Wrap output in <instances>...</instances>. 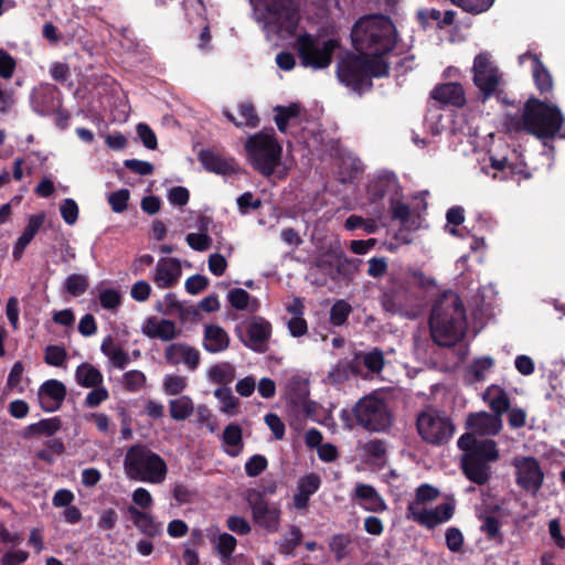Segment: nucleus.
Instances as JSON below:
<instances>
[{
    "label": "nucleus",
    "mask_w": 565,
    "mask_h": 565,
    "mask_svg": "<svg viewBox=\"0 0 565 565\" xmlns=\"http://www.w3.org/2000/svg\"><path fill=\"white\" fill-rule=\"evenodd\" d=\"M565 118L557 105L550 104L531 96L523 106L522 114H505L503 125L508 132L519 134L525 131L537 139H554L561 134Z\"/></svg>",
    "instance_id": "nucleus-1"
},
{
    "label": "nucleus",
    "mask_w": 565,
    "mask_h": 565,
    "mask_svg": "<svg viewBox=\"0 0 565 565\" xmlns=\"http://www.w3.org/2000/svg\"><path fill=\"white\" fill-rule=\"evenodd\" d=\"M351 40L356 52L385 60L396 46L397 31L391 18L382 13L364 14L354 22Z\"/></svg>",
    "instance_id": "nucleus-2"
},
{
    "label": "nucleus",
    "mask_w": 565,
    "mask_h": 565,
    "mask_svg": "<svg viewBox=\"0 0 565 565\" xmlns=\"http://www.w3.org/2000/svg\"><path fill=\"white\" fill-rule=\"evenodd\" d=\"M430 334L440 347H452L466 333V309L461 298L454 291H445L433 305L429 316Z\"/></svg>",
    "instance_id": "nucleus-3"
},
{
    "label": "nucleus",
    "mask_w": 565,
    "mask_h": 565,
    "mask_svg": "<svg viewBox=\"0 0 565 565\" xmlns=\"http://www.w3.org/2000/svg\"><path fill=\"white\" fill-rule=\"evenodd\" d=\"M457 446L462 450L460 467L465 477L478 486L487 484L491 478V463L500 458L497 443L466 433L459 437Z\"/></svg>",
    "instance_id": "nucleus-4"
},
{
    "label": "nucleus",
    "mask_w": 565,
    "mask_h": 565,
    "mask_svg": "<svg viewBox=\"0 0 565 565\" xmlns=\"http://www.w3.org/2000/svg\"><path fill=\"white\" fill-rule=\"evenodd\" d=\"M388 75L390 63L386 60L371 58L362 53H349L337 65L339 81L360 95L373 87L372 77Z\"/></svg>",
    "instance_id": "nucleus-5"
},
{
    "label": "nucleus",
    "mask_w": 565,
    "mask_h": 565,
    "mask_svg": "<svg viewBox=\"0 0 565 565\" xmlns=\"http://www.w3.org/2000/svg\"><path fill=\"white\" fill-rule=\"evenodd\" d=\"M244 150L249 166L262 177L269 179L282 164V146L271 128L250 135Z\"/></svg>",
    "instance_id": "nucleus-6"
},
{
    "label": "nucleus",
    "mask_w": 565,
    "mask_h": 565,
    "mask_svg": "<svg viewBox=\"0 0 565 565\" xmlns=\"http://www.w3.org/2000/svg\"><path fill=\"white\" fill-rule=\"evenodd\" d=\"M124 469L129 479L148 483H161L168 470L166 461L158 454L140 444L127 450Z\"/></svg>",
    "instance_id": "nucleus-7"
},
{
    "label": "nucleus",
    "mask_w": 565,
    "mask_h": 565,
    "mask_svg": "<svg viewBox=\"0 0 565 565\" xmlns=\"http://www.w3.org/2000/svg\"><path fill=\"white\" fill-rule=\"evenodd\" d=\"M356 425L371 433H386L394 416L387 402L376 394L360 398L352 408Z\"/></svg>",
    "instance_id": "nucleus-8"
},
{
    "label": "nucleus",
    "mask_w": 565,
    "mask_h": 565,
    "mask_svg": "<svg viewBox=\"0 0 565 565\" xmlns=\"http://www.w3.org/2000/svg\"><path fill=\"white\" fill-rule=\"evenodd\" d=\"M416 428L419 437L431 446L447 444L456 431L451 417L441 409L428 406L416 416Z\"/></svg>",
    "instance_id": "nucleus-9"
},
{
    "label": "nucleus",
    "mask_w": 565,
    "mask_h": 565,
    "mask_svg": "<svg viewBox=\"0 0 565 565\" xmlns=\"http://www.w3.org/2000/svg\"><path fill=\"white\" fill-rule=\"evenodd\" d=\"M297 46L303 66L322 70L331 64L333 52L339 46V42L334 39H328L319 45L312 35L305 33L298 36Z\"/></svg>",
    "instance_id": "nucleus-10"
},
{
    "label": "nucleus",
    "mask_w": 565,
    "mask_h": 565,
    "mask_svg": "<svg viewBox=\"0 0 565 565\" xmlns=\"http://www.w3.org/2000/svg\"><path fill=\"white\" fill-rule=\"evenodd\" d=\"M356 262L360 260L348 258L340 243H335L316 256L313 265L334 280L351 275L356 269Z\"/></svg>",
    "instance_id": "nucleus-11"
},
{
    "label": "nucleus",
    "mask_w": 565,
    "mask_h": 565,
    "mask_svg": "<svg viewBox=\"0 0 565 565\" xmlns=\"http://www.w3.org/2000/svg\"><path fill=\"white\" fill-rule=\"evenodd\" d=\"M472 74L473 84L480 90L481 100L484 103L495 93L500 83L499 68L489 52H481L476 55Z\"/></svg>",
    "instance_id": "nucleus-12"
},
{
    "label": "nucleus",
    "mask_w": 565,
    "mask_h": 565,
    "mask_svg": "<svg viewBox=\"0 0 565 565\" xmlns=\"http://www.w3.org/2000/svg\"><path fill=\"white\" fill-rule=\"evenodd\" d=\"M516 484L524 491L535 495L542 488L544 472L539 460L532 456L514 458Z\"/></svg>",
    "instance_id": "nucleus-13"
},
{
    "label": "nucleus",
    "mask_w": 565,
    "mask_h": 565,
    "mask_svg": "<svg viewBox=\"0 0 565 565\" xmlns=\"http://www.w3.org/2000/svg\"><path fill=\"white\" fill-rule=\"evenodd\" d=\"M271 330L270 322L263 317H255L248 322L245 328V333L239 326L235 328V332L242 343L257 353L267 352Z\"/></svg>",
    "instance_id": "nucleus-14"
},
{
    "label": "nucleus",
    "mask_w": 565,
    "mask_h": 565,
    "mask_svg": "<svg viewBox=\"0 0 565 565\" xmlns=\"http://www.w3.org/2000/svg\"><path fill=\"white\" fill-rule=\"evenodd\" d=\"M266 12L279 31L295 33L299 14L294 0H266Z\"/></svg>",
    "instance_id": "nucleus-15"
},
{
    "label": "nucleus",
    "mask_w": 565,
    "mask_h": 565,
    "mask_svg": "<svg viewBox=\"0 0 565 565\" xmlns=\"http://www.w3.org/2000/svg\"><path fill=\"white\" fill-rule=\"evenodd\" d=\"M248 502L254 523L269 533H276L279 530L281 516L279 505L268 502L262 493H257Z\"/></svg>",
    "instance_id": "nucleus-16"
},
{
    "label": "nucleus",
    "mask_w": 565,
    "mask_h": 565,
    "mask_svg": "<svg viewBox=\"0 0 565 565\" xmlns=\"http://www.w3.org/2000/svg\"><path fill=\"white\" fill-rule=\"evenodd\" d=\"M454 513L455 504L451 502H444L431 510L417 509V503H408L406 508V518L408 520H413L429 530L449 521Z\"/></svg>",
    "instance_id": "nucleus-17"
},
{
    "label": "nucleus",
    "mask_w": 565,
    "mask_h": 565,
    "mask_svg": "<svg viewBox=\"0 0 565 565\" xmlns=\"http://www.w3.org/2000/svg\"><path fill=\"white\" fill-rule=\"evenodd\" d=\"M416 305L417 297L406 282H393L382 296V306L391 313H403Z\"/></svg>",
    "instance_id": "nucleus-18"
},
{
    "label": "nucleus",
    "mask_w": 565,
    "mask_h": 565,
    "mask_svg": "<svg viewBox=\"0 0 565 565\" xmlns=\"http://www.w3.org/2000/svg\"><path fill=\"white\" fill-rule=\"evenodd\" d=\"M367 195L372 202H379L385 196H388L392 201L396 196H403V193L395 173L383 172L370 181Z\"/></svg>",
    "instance_id": "nucleus-19"
},
{
    "label": "nucleus",
    "mask_w": 565,
    "mask_h": 565,
    "mask_svg": "<svg viewBox=\"0 0 565 565\" xmlns=\"http://www.w3.org/2000/svg\"><path fill=\"white\" fill-rule=\"evenodd\" d=\"M351 500L367 512L382 513L387 510L383 497L373 486L367 483H356L351 493Z\"/></svg>",
    "instance_id": "nucleus-20"
},
{
    "label": "nucleus",
    "mask_w": 565,
    "mask_h": 565,
    "mask_svg": "<svg viewBox=\"0 0 565 565\" xmlns=\"http://www.w3.org/2000/svg\"><path fill=\"white\" fill-rule=\"evenodd\" d=\"M38 397L40 406L44 412H56L61 408L66 397V387L58 380H47L40 386Z\"/></svg>",
    "instance_id": "nucleus-21"
},
{
    "label": "nucleus",
    "mask_w": 565,
    "mask_h": 565,
    "mask_svg": "<svg viewBox=\"0 0 565 565\" xmlns=\"http://www.w3.org/2000/svg\"><path fill=\"white\" fill-rule=\"evenodd\" d=\"M58 93V88L49 83L35 87L31 94V103L34 110L41 115L54 110L60 106Z\"/></svg>",
    "instance_id": "nucleus-22"
},
{
    "label": "nucleus",
    "mask_w": 565,
    "mask_h": 565,
    "mask_svg": "<svg viewBox=\"0 0 565 565\" xmlns=\"http://www.w3.org/2000/svg\"><path fill=\"white\" fill-rule=\"evenodd\" d=\"M430 97L443 105H449L461 108L466 104L465 90L461 84L449 82L437 85L431 92Z\"/></svg>",
    "instance_id": "nucleus-23"
},
{
    "label": "nucleus",
    "mask_w": 565,
    "mask_h": 565,
    "mask_svg": "<svg viewBox=\"0 0 565 565\" xmlns=\"http://www.w3.org/2000/svg\"><path fill=\"white\" fill-rule=\"evenodd\" d=\"M321 486V478L315 472L308 473L299 479L297 492L294 495V507L296 510H306L309 505L310 497L313 495Z\"/></svg>",
    "instance_id": "nucleus-24"
},
{
    "label": "nucleus",
    "mask_w": 565,
    "mask_h": 565,
    "mask_svg": "<svg viewBox=\"0 0 565 565\" xmlns=\"http://www.w3.org/2000/svg\"><path fill=\"white\" fill-rule=\"evenodd\" d=\"M467 426L481 435H497L502 428V420L499 416L480 412L468 416Z\"/></svg>",
    "instance_id": "nucleus-25"
},
{
    "label": "nucleus",
    "mask_w": 565,
    "mask_h": 565,
    "mask_svg": "<svg viewBox=\"0 0 565 565\" xmlns=\"http://www.w3.org/2000/svg\"><path fill=\"white\" fill-rule=\"evenodd\" d=\"M199 160L202 166L210 172L222 175H227L235 172V162L233 159L227 160L210 149L201 150L199 153Z\"/></svg>",
    "instance_id": "nucleus-26"
},
{
    "label": "nucleus",
    "mask_w": 565,
    "mask_h": 565,
    "mask_svg": "<svg viewBox=\"0 0 565 565\" xmlns=\"http://www.w3.org/2000/svg\"><path fill=\"white\" fill-rule=\"evenodd\" d=\"M127 513L134 525L146 536L154 537L162 532V524L157 523L152 515L139 510L135 505H128Z\"/></svg>",
    "instance_id": "nucleus-27"
},
{
    "label": "nucleus",
    "mask_w": 565,
    "mask_h": 565,
    "mask_svg": "<svg viewBox=\"0 0 565 565\" xmlns=\"http://www.w3.org/2000/svg\"><path fill=\"white\" fill-rule=\"evenodd\" d=\"M230 345V337L226 331L217 324H209L204 329L203 347L210 353L225 351Z\"/></svg>",
    "instance_id": "nucleus-28"
},
{
    "label": "nucleus",
    "mask_w": 565,
    "mask_h": 565,
    "mask_svg": "<svg viewBox=\"0 0 565 565\" xmlns=\"http://www.w3.org/2000/svg\"><path fill=\"white\" fill-rule=\"evenodd\" d=\"M142 332L151 339L169 341L174 338L177 329L174 323L170 320L151 317L147 319L142 327Z\"/></svg>",
    "instance_id": "nucleus-29"
},
{
    "label": "nucleus",
    "mask_w": 565,
    "mask_h": 565,
    "mask_svg": "<svg viewBox=\"0 0 565 565\" xmlns=\"http://www.w3.org/2000/svg\"><path fill=\"white\" fill-rule=\"evenodd\" d=\"M483 398L488 402L493 415L499 416V418L510 409V397L507 392L498 385L488 387Z\"/></svg>",
    "instance_id": "nucleus-30"
},
{
    "label": "nucleus",
    "mask_w": 565,
    "mask_h": 565,
    "mask_svg": "<svg viewBox=\"0 0 565 565\" xmlns=\"http://www.w3.org/2000/svg\"><path fill=\"white\" fill-rule=\"evenodd\" d=\"M153 280L160 288L171 287L177 281V258H161L157 264Z\"/></svg>",
    "instance_id": "nucleus-31"
},
{
    "label": "nucleus",
    "mask_w": 565,
    "mask_h": 565,
    "mask_svg": "<svg viewBox=\"0 0 565 565\" xmlns=\"http://www.w3.org/2000/svg\"><path fill=\"white\" fill-rule=\"evenodd\" d=\"M76 383L85 388L97 387L103 384V373L93 364L83 362L75 370Z\"/></svg>",
    "instance_id": "nucleus-32"
},
{
    "label": "nucleus",
    "mask_w": 565,
    "mask_h": 565,
    "mask_svg": "<svg viewBox=\"0 0 565 565\" xmlns=\"http://www.w3.org/2000/svg\"><path fill=\"white\" fill-rule=\"evenodd\" d=\"M532 73L535 87L540 94L551 93L553 89V78L539 56H532Z\"/></svg>",
    "instance_id": "nucleus-33"
},
{
    "label": "nucleus",
    "mask_w": 565,
    "mask_h": 565,
    "mask_svg": "<svg viewBox=\"0 0 565 565\" xmlns=\"http://www.w3.org/2000/svg\"><path fill=\"white\" fill-rule=\"evenodd\" d=\"M478 519L481 521L480 531L487 536V539L501 545L504 541V536L501 531L500 520L497 516L489 514L487 511L480 513Z\"/></svg>",
    "instance_id": "nucleus-34"
},
{
    "label": "nucleus",
    "mask_w": 565,
    "mask_h": 565,
    "mask_svg": "<svg viewBox=\"0 0 565 565\" xmlns=\"http://www.w3.org/2000/svg\"><path fill=\"white\" fill-rule=\"evenodd\" d=\"M222 440L224 445L230 447L226 450L227 455L231 457L238 456L244 447L242 427L235 423L228 424L223 430Z\"/></svg>",
    "instance_id": "nucleus-35"
},
{
    "label": "nucleus",
    "mask_w": 565,
    "mask_h": 565,
    "mask_svg": "<svg viewBox=\"0 0 565 565\" xmlns=\"http://www.w3.org/2000/svg\"><path fill=\"white\" fill-rule=\"evenodd\" d=\"M61 418L60 417H52V418H44L41 419L38 423L30 424L25 427L23 437L29 438L32 436H39V435H45V436H53L57 430L61 428Z\"/></svg>",
    "instance_id": "nucleus-36"
},
{
    "label": "nucleus",
    "mask_w": 565,
    "mask_h": 565,
    "mask_svg": "<svg viewBox=\"0 0 565 565\" xmlns=\"http://www.w3.org/2000/svg\"><path fill=\"white\" fill-rule=\"evenodd\" d=\"M353 540L349 533H337L330 536L329 550L337 562H342L351 554Z\"/></svg>",
    "instance_id": "nucleus-37"
},
{
    "label": "nucleus",
    "mask_w": 565,
    "mask_h": 565,
    "mask_svg": "<svg viewBox=\"0 0 565 565\" xmlns=\"http://www.w3.org/2000/svg\"><path fill=\"white\" fill-rule=\"evenodd\" d=\"M237 546V540L230 533H221L216 537L215 548L222 561L226 564L233 556L234 551Z\"/></svg>",
    "instance_id": "nucleus-38"
},
{
    "label": "nucleus",
    "mask_w": 565,
    "mask_h": 565,
    "mask_svg": "<svg viewBox=\"0 0 565 565\" xmlns=\"http://www.w3.org/2000/svg\"><path fill=\"white\" fill-rule=\"evenodd\" d=\"M275 124L280 132L285 134L287 131L288 122L290 119L299 116L300 109L297 104H291L289 106H276L275 107Z\"/></svg>",
    "instance_id": "nucleus-39"
},
{
    "label": "nucleus",
    "mask_w": 565,
    "mask_h": 565,
    "mask_svg": "<svg viewBox=\"0 0 565 565\" xmlns=\"http://www.w3.org/2000/svg\"><path fill=\"white\" fill-rule=\"evenodd\" d=\"M351 312L352 307L348 301L343 299L337 300L330 309L329 322L333 327H341L348 321Z\"/></svg>",
    "instance_id": "nucleus-40"
},
{
    "label": "nucleus",
    "mask_w": 565,
    "mask_h": 565,
    "mask_svg": "<svg viewBox=\"0 0 565 565\" xmlns=\"http://www.w3.org/2000/svg\"><path fill=\"white\" fill-rule=\"evenodd\" d=\"M209 377L217 384H228L235 377L234 367L230 363H220L209 370Z\"/></svg>",
    "instance_id": "nucleus-41"
},
{
    "label": "nucleus",
    "mask_w": 565,
    "mask_h": 565,
    "mask_svg": "<svg viewBox=\"0 0 565 565\" xmlns=\"http://www.w3.org/2000/svg\"><path fill=\"white\" fill-rule=\"evenodd\" d=\"M493 366V359L483 356L473 361L468 367L467 373L470 376V382H481L486 377V373Z\"/></svg>",
    "instance_id": "nucleus-42"
},
{
    "label": "nucleus",
    "mask_w": 565,
    "mask_h": 565,
    "mask_svg": "<svg viewBox=\"0 0 565 565\" xmlns=\"http://www.w3.org/2000/svg\"><path fill=\"white\" fill-rule=\"evenodd\" d=\"M89 282L86 276L71 274L65 279V290L73 297L82 296L88 289Z\"/></svg>",
    "instance_id": "nucleus-43"
},
{
    "label": "nucleus",
    "mask_w": 565,
    "mask_h": 565,
    "mask_svg": "<svg viewBox=\"0 0 565 565\" xmlns=\"http://www.w3.org/2000/svg\"><path fill=\"white\" fill-rule=\"evenodd\" d=\"M67 359V351L62 345L50 344L44 351V362L51 366H63Z\"/></svg>",
    "instance_id": "nucleus-44"
},
{
    "label": "nucleus",
    "mask_w": 565,
    "mask_h": 565,
    "mask_svg": "<svg viewBox=\"0 0 565 565\" xmlns=\"http://www.w3.org/2000/svg\"><path fill=\"white\" fill-rule=\"evenodd\" d=\"M390 210L392 220L399 221L402 225H406L411 217V207L402 201V196H396L390 201Z\"/></svg>",
    "instance_id": "nucleus-45"
},
{
    "label": "nucleus",
    "mask_w": 565,
    "mask_h": 565,
    "mask_svg": "<svg viewBox=\"0 0 565 565\" xmlns=\"http://www.w3.org/2000/svg\"><path fill=\"white\" fill-rule=\"evenodd\" d=\"M288 393L294 403H303L309 396L307 381L294 377L288 384Z\"/></svg>",
    "instance_id": "nucleus-46"
},
{
    "label": "nucleus",
    "mask_w": 565,
    "mask_h": 565,
    "mask_svg": "<svg viewBox=\"0 0 565 565\" xmlns=\"http://www.w3.org/2000/svg\"><path fill=\"white\" fill-rule=\"evenodd\" d=\"M44 220H45V216L43 213L31 215L29 217V221H28V224H26L24 231L22 232V234L19 238L22 239L23 242H25L26 244H30L32 242V239L34 238V236L40 231V228L43 226Z\"/></svg>",
    "instance_id": "nucleus-47"
},
{
    "label": "nucleus",
    "mask_w": 565,
    "mask_h": 565,
    "mask_svg": "<svg viewBox=\"0 0 565 565\" xmlns=\"http://www.w3.org/2000/svg\"><path fill=\"white\" fill-rule=\"evenodd\" d=\"M455 6L469 13H482L487 11L494 0H450Z\"/></svg>",
    "instance_id": "nucleus-48"
},
{
    "label": "nucleus",
    "mask_w": 565,
    "mask_h": 565,
    "mask_svg": "<svg viewBox=\"0 0 565 565\" xmlns=\"http://www.w3.org/2000/svg\"><path fill=\"white\" fill-rule=\"evenodd\" d=\"M214 395L222 402V411L224 413L231 414L239 405L238 398L233 395L230 387H218L215 390Z\"/></svg>",
    "instance_id": "nucleus-49"
},
{
    "label": "nucleus",
    "mask_w": 565,
    "mask_h": 565,
    "mask_svg": "<svg viewBox=\"0 0 565 565\" xmlns=\"http://www.w3.org/2000/svg\"><path fill=\"white\" fill-rule=\"evenodd\" d=\"M179 362L184 363L190 370H195L200 363L199 350L179 343Z\"/></svg>",
    "instance_id": "nucleus-50"
},
{
    "label": "nucleus",
    "mask_w": 565,
    "mask_h": 565,
    "mask_svg": "<svg viewBox=\"0 0 565 565\" xmlns=\"http://www.w3.org/2000/svg\"><path fill=\"white\" fill-rule=\"evenodd\" d=\"M439 495V491L437 488L431 484L424 483L420 484L415 492V500L409 503H417V509H419L420 504H425L428 502H433Z\"/></svg>",
    "instance_id": "nucleus-51"
},
{
    "label": "nucleus",
    "mask_w": 565,
    "mask_h": 565,
    "mask_svg": "<svg viewBox=\"0 0 565 565\" xmlns=\"http://www.w3.org/2000/svg\"><path fill=\"white\" fill-rule=\"evenodd\" d=\"M130 193L127 189H120L109 194L108 203L115 213H122L127 210Z\"/></svg>",
    "instance_id": "nucleus-52"
},
{
    "label": "nucleus",
    "mask_w": 565,
    "mask_h": 565,
    "mask_svg": "<svg viewBox=\"0 0 565 565\" xmlns=\"http://www.w3.org/2000/svg\"><path fill=\"white\" fill-rule=\"evenodd\" d=\"M238 211L241 214H247L249 211H255L262 207V200L255 198L249 191L244 192L236 199Z\"/></svg>",
    "instance_id": "nucleus-53"
},
{
    "label": "nucleus",
    "mask_w": 565,
    "mask_h": 565,
    "mask_svg": "<svg viewBox=\"0 0 565 565\" xmlns=\"http://www.w3.org/2000/svg\"><path fill=\"white\" fill-rule=\"evenodd\" d=\"M98 299L100 306L107 310H114L121 305V295L116 289H103L99 291Z\"/></svg>",
    "instance_id": "nucleus-54"
},
{
    "label": "nucleus",
    "mask_w": 565,
    "mask_h": 565,
    "mask_svg": "<svg viewBox=\"0 0 565 565\" xmlns=\"http://www.w3.org/2000/svg\"><path fill=\"white\" fill-rule=\"evenodd\" d=\"M268 467V460L263 455H253L245 463V472L248 477H257Z\"/></svg>",
    "instance_id": "nucleus-55"
},
{
    "label": "nucleus",
    "mask_w": 565,
    "mask_h": 565,
    "mask_svg": "<svg viewBox=\"0 0 565 565\" xmlns=\"http://www.w3.org/2000/svg\"><path fill=\"white\" fill-rule=\"evenodd\" d=\"M60 212L63 221L73 225L77 222L78 218V205L73 199H64L60 205Z\"/></svg>",
    "instance_id": "nucleus-56"
},
{
    "label": "nucleus",
    "mask_w": 565,
    "mask_h": 565,
    "mask_svg": "<svg viewBox=\"0 0 565 565\" xmlns=\"http://www.w3.org/2000/svg\"><path fill=\"white\" fill-rule=\"evenodd\" d=\"M227 300L234 309L243 311L248 306L250 295L245 289L234 288L230 290Z\"/></svg>",
    "instance_id": "nucleus-57"
},
{
    "label": "nucleus",
    "mask_w": 565,
    "mask_h": 565,
    "mask_svg": "<svg viewBox=\"0 0 565 565\" xmlns=\"http://www.w3.org/2000/svg\"><path fill=\"white\" fill-rule=\"evenodd\" d=\"M124 387L129 392L139 391L146 383V376L141 371L131 370L124 374Z\"/></svg>",
    "instance_id": "nucleus-58"
},
{
    "label": "nucleus",
    "mask_w": 565,
    "mask_h": 565,
    "mask_svg": "<svg viewBox=\"0 0 565 565\" xmlns=\"http://www.w3.org/2000/svg\"><path fill=\"white\" fill-rule=\"evenodd\" d=\"M384 363L383 352L379 349H374L363 356L364 366L372 373L381 372L384 367Z\"/></svg>",
    "instance_id": "nucleus-59"
},
{
    "label": "nucleus",
    "mask_w": 565,
    "mask_h": 565,
    "mask_svg": "<svg viewBox=\"0 0 565 565\" xmlns=\"http://www.w3.org/2000/svg\"><path fill=\"white\" fill-rule=\"evenodd\" d=\"M137 135L139 139L141 140L142 145L149 149L154 150L157 149L158 141L157 136L154 131L151 129V127L145 122H140L136 127Z\"/></svg>",
    "instance_id": "nucleus-60"
},
{
    "label": "nucleus",
    "mask_w": 565,
    "mask_h": 565,
    "mask_svg": "<svg viewBox=\"0 0 565 565\" xmlns=\"http://www.w3.org/2000/svg\"><path fill=\"white\" fill-rule=\"evenodd\" d=\"M241 117L244 119L243 124L249 128H256L259 126L260 119L256 113V109L252 103H242L238 105Z\"/></svg>",
    "instance_id": "nucleus-61"
},
{
    "label": "nucleus",
    "mask_w": 565,
    "mask_h": 565,
    "mask_svg": "<svg viewBox=\"0 0 565 565\" xmlns=\"http://www.w3.org/2000/svg\"><path fill=\"white\" fill-rule=\"evenodd\" d=\"M302 541V532L301 530L292 525L290 527V535L285 537L281 542V550L285 554L291 555L297 546L301 544Z\"/></svg>",
    "instance_id": "nucleus-62"
},
{
    "label": "nucleus",
    "mask_w": 565,
    "mask_h": 565,
    "mask_svg": "<svg viewBox=\"0 0 565 565\" xmlns=\"http://www.w3.org/2000/svg\"><path fill=\"white\" fill-rule=\"evenodd\" d=\"M92 388L85 397V405L87 407L95 408L109 398V393L103 385Z\"/></svg>",
    "instance_id": "nucleus-63"
},
{
    "label": "nucleus",
    "mask_w": 565,
    "mask_h": 565,
    "mask_svg": "<svg viewBox=\"0 0 565 565\" xmlns=\"http://www.w3.org/2000/svg\"><path fill=\"white\" fill-rule=\"evenodd\" d=\"M226 526L230 531L238 535H247L252 531L249 522L239 515L228 516L226 520Z\"/></svg>",
    "instance_id": "nucleus-64"
}]
</instances>
